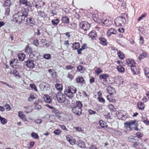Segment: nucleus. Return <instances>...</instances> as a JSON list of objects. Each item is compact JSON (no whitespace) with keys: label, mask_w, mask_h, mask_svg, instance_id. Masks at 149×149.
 I'll use <instances>...</instances> for the list:
<instances>
[{"label":"nucleus","mask_w":149,"mask_h":149,"mask_svg":"<svg viewBox=\"0 0 149 149\" xmlns=\"http://www.w3.org/2000/svg\"><path fill=\"white\" fill-rule=\"evenodd\" d=\"M29 12L27 9L24 8L21 11L16 13L13 16V21L17 23H20L24 20L25 17H27Z\"/></svg>","instance_id":"f257e3e1"},{"label":"nucleus","mask_w":149,"mask_h":149,"mask_svg":"<svg viewBox=\"0 0 149 149\" xmlns=\"http://www.w3.org/2000/svg\"><path fill=\"white\" fill-rule=\"evenodd\" d=\"M83 104L80 101H76L75 104L71 105V109L72 113L76 116H80L82 113L81 108Z\"/></svg>","instance_id":"f03ea898"},{"label":"nucleus","mask_w":149,"mask_h":149,"mask_svg":"<svg viewBox=\"0 0 149 149\" xmlns=\"http://www.w3.org/2000/svg\"><path fill=\"white\" fill-rule=\"evenodd\" d=\"M77 92L76 88L73 86H70L65 89L64 93L69 98L71 99L74 96L73 94Z\"/></svg>","instance_id":"7ed1b4c3"},{"label":"nucleus","mask_w":149,"mask_h":149,"mask_svg":"<svg viewBox=\"0 0 149 149\" xmlns=\"http://www.w3.org/2000/svg\"><path fill=\"white\" fill-rule=\"evenodd\" d=\"M126 21L125 16L118 17L114 20V23L115 25L117 26H122L125 24Z\"/></svg>","instance_id":"20e7f679"},{"label":"nucleus","mask_w":149,"mask_h":149,"mask_svg":"<svg viewBox=\"0 0 149 149\" xmlns=\"http://www.w3.org/2000/svg\"><path fill=\"white\" fill-rule=\"evenodd\" d=\"M54 97L55 99H56L58 102L59 103H63L65 100V96L63 93L59 92L57 93V96Z\"/></svg>","instance_id":"39448f33"},{"label":"nucleus","mask_w":149,"mask_h":149,"mask_svg":"<svg viewBox=\"0 0 149 149\" xmlns=\"http://www.w3.org/2000/svg\"><path fill=\"white\" fill-rule=\"evenodd\" d=\"M79 26L81 29L85 31L89 29L90 27V25L87 21H82L80 23Z\"/></svg>","instance_id":"423d86ee"},{"label":"nucleus","mask_w":149,"mask_h":149,"mask_svg":"<svg viewBox=\"0 0 149 149\" xmlns=\"http://www.w3.org/2000/svg\"><path fill=\"white\" fill-rule=\"evenodd\" d=\"M35 20L33 18L29 17L26 19L25 24L29 25V26L31 27V28L32 29L35 25Z\"/></svg>","instance_id":"0eeeda50"},{"label":"nucleus","mask_w":149,"mask_h":149,"mask_svg":"<svg viewBox=\"0 0 149 149\" xmlns=\"http://www.w3.org/2000/svg\"><path fill=\"white\" fill-rule=\"evenodd\" d=\"M126 62L127 65L131 67V70H132L134 71V69H135V65L136 63L133 59H128L126 60Z\"/></svg>","instance_id":"6e6552de"},{"label":"nucleus","mask_w":149,"mask_h":149,"mask_svg":"<svg viewBox=\"0 0 149 149\" xmlns=\"http://www.w3.org/2000/svg\"><path fill=\"white\" fill-rule=\"evenodd\" d=\"M39 55V53L36 51H33L29 55L30 58L36 60L38 59Z\"/></svg>","instance_id":"1a4fd4ad"},{"label":"nucleus","mask_w":149,"mask_h":149,"mask_svg":"<svg viewBox=\"0 0 149 149\" xmlns=\"http://www.w3.org/2000/svg\"><path fill=\"white\" fill-rule=\"evenodd\" d=\"M26 65L29 68L33 69L35 66L34 61L32 60L28 59L25 62Z\"/></svg>","instance_id":"9d476101"},{"label":"nucleus","mask_w":149,"mask_h":149,"mask_svg":"<svg viewBox=\"0 0 149 149\" xmlns=\"http://www.w3.org/2000/svg\"><path fill=\"white\" fill-rule=\"evenodd\" d=\"M136 122V120H130L129 122H127L125 123V125L126 126L127 128L129 129L130 131H132L133 130V127H131V125H134Z\"/></svg>","instance_id":"9b49d317"},{"label":"nucleus","mask_w":149,"mask_h":149,"mask_svg":"<svg viewBox=\"0 0 149 149\" xmlns=\"http://www.w3.org/2000/svg\"><path fill=\"white\" fill-rule=\"evenodd\" d=\"M94 21L98 24H101L102 22V19L99 18L98 15L97 14H93L91 16Z\"/></svg>","instance_id":"f8f14e48"},{"label":"nucleus","mask_w":149,"mask_h":149,"mask_svg":"<svg viewBox=\"0 0 149 149\" xmlns=\"http://www.w3.org/2000/svg\"><path fill=\"white\" fill-rule=\"evenodd\" d=\"M102 20V22L101 23L103 24L106 26H109L112 24V21L109 18L105 19H103Z\"/></svg>","instance_id":"ddd939ff"},{"label":"nucleus","mask_w":149,"mask_h":149,"mask_svg":"<svg viewBox=\"0 0 149 149\" xmlns=\"http://www.w3.org/2000/svg\"><path fill=\"white\" fill-rule=\"evenodd\" d=\"M107 123L105 122L104 121L102 120H100L99 122V124L101 127L104 129H106L108 128V125H107ZM108 129H111L110 127H108Z\"/></svg>","instance_id":"4468645a"},{"label":"nucleus","mask_w":149,"mask_h":149,"mask_svg":"<svg viewBox=\"0 0 149 149\" xmlns=\"http://www.w3.org/2000/svg\"><path fill=\"white\" fill-rule=\"evenodd\" d=\"M117 31L113 28H111L107 31V36L109 37L111 34H115L117 32Z\"/></svg>","instance_id":"2eb2a0df"},{"label":"nucleus","mask_w":149,"mask_h":149,"mask_svg":"<svg viewBox=\"0 0 149 149\" xmlns=\"http://www.w3.org/2000/svg\"><path fill=\"white\" fill-rule=\"evenodd\" d=\"M18 116L19 117L22 119L24 121H27V120L25 115L22 113V112L21 111H19L18 112Z\"/></svg>","instance_id":"dca6fc26"},{"label":"nucleus","mask_w":149,"mask_h":149,"mask_svg":"<svg viewBox=\"0 0 149 149\" xmlns=\"http://www.w3.org/2000/svg\"><path fill=\"white\" fill-rule=\"evenodd\" d=\"M99 40L101 44L104 46L107 45V42L105 38L103 37H100Z\"/></svg>","instance_id":"f3484780"},{"label":"nucleus","mask_w":149,"mask_h":149,"mask_svg":"<svg viewBox=\"0 0 149 149\" xmlns=\"http://www.w3.org/2000/svg\"><path fill=\"white\" fill-rule=\"evenodd\" d=\"M124 111L123 110H120L119 111H117L116 112V116L118 118H122L124 116L123 114Z\"/></svg>","instance_id":"a211bd4d"},{"label":"nucleus","mask_w":149,"mask_h":149,"mask_svg":"<svg viewBox=\"0 0 149 149\" xmlns=\"http://www.w3.org/2000/svg\"><path fill=\"white\" fill-rule=\"evenodd\" d=\"M141 141V140L134 139L133 141L134 143L133 144V146L136 148L137 147L139 146H142L141 143H140V141Z\"/></svg>","instance_id":"6ab92c4d"},{"label":"nucleus","mask_w":149,"mask_h":149,"mask_svg":"<svg viewBox=\"0 0 149 149\" xmlns=\"http://www.w3.org/2000/svg\"><path fill=\"white\" fill-rule=\"evenodd\" d=\"M107 90V92L111 95H113L115 93L114 89L111 87H108Z\"/></svg>","instance_id":"aec40b11"},{"label":"nucleus","mask_w":149,"mask_h":149,"mask_svg":"<svg viewBox=\"0 0 149 149\" xmlns=\"http://www.w3.org/2000/svg\"><path fill=\"white\" fill-rule=\"evenodd\" d=\"M88 35L92 39H94L97 36L96 32L94 30L92 31L89 33Z\"/></svg>","instance_id":"412c9836"},{"label":"nucleus","mask_w":149,"mask_h":149,"mask_svg":"<svg viewBox=\"0 0 149 149\" xmlns=\"http://www.w3.org/2000/svg\"><path fill=\"white\" fill-rule=\"evenodd\" d=\"M24 51L25 53L29 54L33 51L32 48L28 45L26 46Z\"/></svg>","instance_id":"4be33fe9"},{"label":"nucleus","mask_w":149,"mask_h":149,"mask_svg":"<svg viewBox=\"0 0 149 149\" xmlns=\"http://www.w3.org/2000/svg\"><path fill=\"white\" fill-rule=\"evenodd\" d=\"M109 75L107 74H102L99 76V78L100 79H103L104 81H107V79L109 77Z\"/></svg>","instance_id":"5701e85b"},{"label":"nucleus","mask_w":149,"mask_h":149,"mask_svg":"<svg viewBox=\"0 0 149 149\" xmlns=\"http://www.w3.org/2000/svg\"><path fill=\"white\" fill-rule=\"evenodd\" d=\"M61 21L63 23L68 24L69 23L70 19L66 16L63 17L61 19Z\"/></svg>","instance_id":"b1692460"},{"label":"nucleus","mask_w":149,"mask_h":149,"mask_svg":"<svg viewBox=\"0 0 149 149\" xmlns=\"http://www.w3.org/2000/svg\"><path fill=\"white\" fill-rule=\"evenodd\" d=\"M45 101L47 103H50L51 102V100L50 97L48 95H44L43 97Z\"/></svg>","instance_id":"393cba45"},{"label":"nucleus","mask_w":149,"mask_h":149,"mask_svg":"<svg viewBox=\"0 0 149 149\" xmlns=\"http://www.w3.org/2000/svg\"><path fill=\"white\" fill-rule=\"evenodd\" d=\"M77 143L78 145L81 148H84L86 147L84 142L80 140L77 141Z\"/></svg>","instance_id":"a878e982"},{"label":"nucleus","mask_w":149,"mask_h":149,"mask_svg":"<svg viewBox=\"0 0 149 149\" xmlns=\"http://www.w3.org/2000/svg\"><path fill=\"white\" fill-rule=\"evenodd\" d=\"M76 81L78 83L83 84L84 83V80L83 78L81 77H80L77 78Z\"/></svg>","instance_id":"bb28decb"},{"label":"nucleus","mask_w":149,"mask_h":149,"mask_svg":"<svg viewBox=\"0 0 149 149\" xmlns=\"http://www.w3.org/2000/svg\"><path fill=\"white\" fill-rule=\"evenodd\" d=\"M18 57L19 61H22L24 59L25 55L24 53H21L18 54Z\"/></svg>","instance_id":"cd10ccee"},{"label":"nucleus","mask_w":149,"mask_h":149,"mask_svg":"<svg viewBox=\"0 0 149 149\" xmlns=\"http://www.w3.org/2000/svg\"><path fill=\"white\" fill-rule=\"evenodd\" d=\"M141 121L146 125L149 124V121L148 118L146 117H144L142 116L141 117Z\"/></svg>","instance_id":"c85d7f7f"},{"label":"nucleus","mask_w":149,"mask_h":149,"mask_svg":"<svg viewBox=\"0 0 149 149\" xmlns=\"http://www.w3.org/2000/svg\"><path fill=\"white\" fill-rule=\"evenodd\" d=\"M80 47V44L79 42H74L72 44V48L74 50L77 49Z\"/></svg>","instance_id":"c756f323"},{"label":"nucleus","mask_w":149,"mask_h":149,"mask_svg":"<svg viewBox=\"0 0 149 149\" xmlns=\"http://www.w3.org/2000/svg\"><path fill=\"white\" fill-rule=\"evenodd\" d=\"M139 109L143 110L144 108V105L142 102H139L137 104Z\"/></svg>","instance_id":"7c9ffc66"},{"label":"nucleus","mask_w":149,"mask_h":149,"mask_svg":"<svg viewBox=\"0 0 149 149\" xmlns=\"http://www.w3.org/2000/svg\"><path fill=\"white\" fill-rule=\"evenodd\" d=\"M51 22L53 25L56 26L59 22V20L58 19H53L52 20Z\"/></svg>","instance_id":"2f4dec72"},{"label":"nucleus","mask_w":149,"mask_h":149,"mask_svg":"<svg viewBox=\"0 0 149 149\" xmlns=\"http://www.w3.org/2000/svg\"><path fill=\"white\" fill-rule=\"evenodd\" d=\"M117 55L119 58L121 59H123L124 57V55L123 53L120 51H118Z\"/></svg>","instance_id":"473e14b6"},{"label":"nucleus","mask_w":149,"mask_h":149,"mask_svg":"<svg viewBox=\"0 0 149 149\" xmlns=\"http://www.w3.org/2000/svg\"><path fill=\"white\" fill-rule=\"evenodd\" d=\"M117 69L118 71L121 73H123L124 72L125 68L123 66L119 65L117 67Z\"/></svg>","instance_id":"72a5a7b5"},{"label":"nucleus","mask_w":149,"mask_h":149,"mask_svg":"<svg viewBox=\"0 0 149 149\" xmlns=\"http://www.w3.org/2000/svg\"><path fill=\"white\" fill-rule=\"evenodd\" d=\"M24 108L26 110L25 112L27 113H29L33 111L32 108L30 107H24Z\"/></svg>","instance_id":"f704fd0d"},{"label":"nucleus","mask_w":149,"mask_h":149,"mask_svg":"<svg viewBox=\"0 0 149 149\" xmlns=\"http://www.w3.org/2000/svg\"><path fill=\"white\" fill-rule=\"evenodd\" d=\"M43 57L44 58L46 59L49 60L51 59V56L50 54H44L43 55Z\"/></svg>","instance_id":"c9c22d12"},{"label":"nucleus","mask_w":149,"mask_h":149,"mask_svg":"<svg viewBox=\"0 0 149 149\" xmlns=\"http://www.w3.org/2000/svg\"><path fill=\"white\" fill-rule=\"evenodd\" d=\"M31 136L34 138L36 139H39V136L38 134L35 132H32L31 134Z\"/></svg>","instance_id":"e433bc0d"},{"label":"nucleus","mask_w":149,"mask_h":149,"mask_svg":"<svg viewBox=\"0 0 149 149\" xmlns=\"http://www.w3.org/2000/svg\"><path fill=\"white\" fill-rule=\"evenodd\" d=\"M97 99L99 102L102 103V104H104L105 103V100L102 96H98L97 97Z\"/></svg>","instance_id":"4c0bfd02"},{"label":"nucleus","mask_w":149,"mask_h":149,"mask_svg":"<svg viewBox=\"0 0 149 149\" xmlns=\"http://www.w3.org/2000/svg\"><path fill=\"white\" fill-rule=\"evenodd\" d=\"M38 15L42 17H46V15L45 12L41 10L38 12Z\"/></svg>","instance_id":"58836bf2"},{"label":"nucleus","mask_w":149,"mask_h":149,"mask_svg":"<svg viewBox=\"0 0 149 149\" xmlns=\"http://www.w3.org/2000/svg\"><path fill=\"white\" fill-rule=\"evenodd\" d=\"M135 69H134V71L132 70H131L132 73L134 74H138L139 73V69L136 68L135 65Z\"/></svg>","instance_id":"ea45409f"},{"label":"nucleus","mask_w":149,"mask_h":149,"mask_svg":"<svg viewBox=\"0 0 149 149\" xmlns=\"http://www.w3.org/2000/svg\"><path fill=\"white\" fill-rule=\"evenodd\" d=\"M11 4V2L10 0H6L4 1V5L5 6L9 7Z\"/></svg>","instance_id":"a19ab883"},{"label":"nucleus","mask_w":149,"mask_h":149,"mask_svg":"<svg viewBox=\"0 0 149 149\" xmlns=\"http://www.w3.org/2000/svg\"><path fill=\"white\" fill-rule=\"evenodd\" d=\"M104 117L106 118L109 121H110L112 119V117L111 116L109 113H108L107 115H105Z\"/></svg>","instance_id":"79ce46f5"},{"label":"nucleus","mask_w":149,"mask_h":149,"mask_svg":"<svg viewBox=\"0 0 149 149\" xmlns=\"http://www.w3.org/2000/svg\"><path fill=\"white\" fill-rule=\"evenodd\" d=\"M61 132V131L59 129H56L53 132V133L56 135H59Z\"/></svg>","instance_id":"37998d69"},{"label":"nucleus","mask_w":149,"mask_h":149,"mask_svg":"<svg viewBox=\"0 0 149 149\" xmlns=\"http://www.w3.org/2000/svg\"><path fill=\"white\" fill-rule=\"evenodd\" d=\"M25 5L28 8H31L32 6L33 3L27 1Z\"/></svg>","instance_id":"c03bdc74"},{"label":"nucleus","mask_w":149,"mask_h":149,"mask_svg":"<svg viewBox=\"0 0 149 149\" xmlns=\"http://www.w3.org/2000/svg\"><path fill=\"white\" fill-rule=\"evenodd\" d=\"M52 112L53 113H54L56 116H57V115H58L60 113L59 111L56 109V108H54L53 110L52 111Z\"/></svg>","instance_id":"a18cd8bd"},{"label":"nucleus","mask_w":149,"mask_h":149,"mask_svg":"<svg viewBox=\"0 0 149 149\" xmlns=\"http://www.w3.org/2000/svg\"><path fill=\"white\" fill-rule=\"evenodd\" d=\"M107 100L110 102H116V100L114 99H112L111 97L107 95Z\"/></svg>","instance_id":"49530a36"},{"label":"nucleus","mask_w":149,"mask_h":149,"mask_svg":"<svg viewBox=\"0 0 149 149\" xmlns=\"http://www.w3.org/2000/svg\"><path fill=\"white\" fill-rule=\"evenodd\" d=\"M33 44L36 47L38 46L39 44L38 41L37 39H35L33 40Z\"/></svg>","instance_id":"de8ad7c7"},{"label":"nucleus","mask_w":149,"mask_h":149,"mask_svg":"<svg viewBox=\"0 0 149 149\" xmlns=\"http://www.w3.org/2000/svg\"><path fill=\"white\" fill-rule=\"evenodd\" d=\"M109 107L111 111H114L116 110V109L114 106L112 104H109Z\"/></svg>","instance_id":"09e8293b"},{"label":"nucleus","mask_w":149,"mask_h":149,"mask_svg":"<svg viewBox=\"0 0 149 149\" xmlns=\"http://www.w3.org/2000/svg\"><path fill=\"white\" fill-rule=\"evenodd\" d=\"M10 10L9 7H7L6 8L5 14L7 16H8L9 15Z\"/></svg>","instance_id":"8fccbe9b"},{"label":"nucleus","mask_w":149,"mask_h":149,"mask_svg":"<svg viewBox=\"0 0 149 149\" xmlns=\"http://www.w3.org/2000/svg\"><path fill=\"white\" fill-rule=\"evenodd\" d=\"M77 68L78 70L80 72H81L83 70L84 67L81 65H79L77 66Z\"/></svg>","instance_id":"3c124183"},{"label":"nucleus","mask_w":149,"mask_h":149,"mask_svg":"<svg viewBox=\"0 0 149 149\" xmlns=\"http://www.w3.org/2000/svg\"><path fill=\"white\" fill-rule=\"evenodd\" d=\"M147 56V54L145 53H143L141 54L140 55L139 58L140 59H143L145 57Z\"/></svg>","instance_id":"603ef678"},{"label":"nucleus","mask_w":149,"mask_h":149,"mask_svg":"<svg viewBox=\"0 0 149 149\" xmlns=\"http://www.w3.org/2000/svg\"><path fill=\"white\" fill-rule=\"evenodd\" d=\"M103 71L100 68H97V70L95 71V72L97 74H99L100 73H102Z\"/></svg>","instance_id":"864d4df0"},{"label":"nucleus","mask_w":149,"mask_h":149,"mask_svg":"<svg viewBox=\"0 0 149 149\" xmlns=\"http://www.w3.org/2000/svg\"><path fill=\"white\" fill-rule=\"evenodd\" d=\"M88 112L89 115H91L92 114H95L96 113V112L95 111L89 109L88 110Z\"/></svg>","instance_id":"5fc2aeb1"},{"label":"nucleus","mask_w":149,"mask_h":149,"mask_svg":"<svg viewBox=\"0 0 149 149\" xmlns=\"http://www.w3.org/2000/svg\"><path fill=\"white\" fill-rule=\"evenodd\" d=\"M30 86L32 89H33L35 91H37L38 90L34 84H30Z\"/></svg>","instance_id":"6e6d98bb"},{"label":"nucleus","mask_w":149,"mask_h":149,"mask_svg":"<svg viewBox=\"0 0 149 149\" xmlns=\"http://www.w3.org/2000/svg\"><path fill=\"white\" fill-rule=\"evenodd\" d=\"M0 120L1 123L3 124H5L7 123V120L4 118L2 117Z\"/></svg>","instance_id":"4d7b16f0"},{"label":"nucleus","mask_w":149,"mask_h":149,"mask_svg":"<svg viewBox=\"0 0 149 149\" xmlns=\"http://www.w3.org/2000/svg\"><path fill=\"white\" fill-rule=\"evenodd\" d=\"M136 136L138 138H140L142 137L143 136V134L140 132H137L136 133Z\"/></svg>","instance_id":"13d9d810"},{"label":"nucleus","mask_w":149,"mask_h":149,"mask_svg":"<svg viewBox=\"0 0 149 149\" xmlns=\"http://www.w3.org/2000/svg\"><path fill=\"white\" fill-rule=\"evenodd\" d=\"M139 40V43L141 45H143L144 43V40L143 37L141 36H140Z\"/></svg>","instance_id":"bf43d9fd"},{"label":"nucleus","mask_w":149,"mask_h":149,"mask_svg":"<svg viewBox=\"0 0 149 149\" xmlns=\"http://www.w3.org/2000/svg\"><path fill=\"white\" fill-rule=\"evenodd\" d=\"M36 97L33 95H31L28 98V100L29 101H31L35 99Z\"/></svg>","instance_id":"052dcab7"},{"label":"nucleus","mask_w":149,"mask_h":149,"mask_svg":"<svg viewBox=\"0 0 149 149\" xmlns=\"http://www.w3.org/2000/svg\"><path fill=\"white\" fill-rule=\"evenodd\" d=\"M59 126L61 128L62 130H65V131H67L68 130L66 128L65 126L63 125H59Z\"/></svg>","instance_id":"680f3d73"},{"label":"nucleus","mask_w":149,"mask_h":149,"mask_svg":"<svg viewBox=\"0 0 149 149\" xmlns=\"http://www.w3.org/2000/svg\"><path fill=\"white\" fill-rule=\"evenodd\" d=\"M74 68V67L71 65H68L65 66L66 69L68 70H72Z\"/></svg>","instance_id":"e2e57ef3"},{"label":"nucleus","mask_w":149,"mask_h":149,"mask_svg":"<svg viewBox=\"0 0 149 149\" xmlns=\"http://www.w3.org/2000/svg\"><path fill=\"white\" fill-rule=\"evenodd\" d=\"M27 1V0H19V3L20 4L25 5Z\"/></svg>","instance_id":"0e129e2a"},{"label":"nucleus","mask_w":149,"mask_h":149,"mask_svg":"<svg viewBox=\"0 0 149 149\" xmlns=\"http://www.w3.org/2000/svg\"><path fill=\"white\" fill-rule=\"evenodd\" d=\"M18 61L17 59H14V60H13L12 61H11L10 62V65L14 68V67L13 66L14 65L13 64L15 61Z\"/></svg>","instance_id":"69168bd1"},{"label":"nucleus","mask_w":149,"mask_h":149,"mask_svg":"<svg viewBox=\"0 0 149 149\" xmlns=\"http://www.w3.org/2000/svg\"><path fill=\"white\" fill-rule=\"evenodd\" d=\"M34 108L35 109H37L38 110H39L41 109L42 107L41 105H35Z\"/></svg>","instance_id":"338daca9"},{"label":"nucleus","mask_w":149,"mask_h":149,"mask_svg":"<svg viewBox=\"0 0 149 149\" xmlns=\"http://www.w3.org/2000/svg\"><path fill=\"white\" fill-rule=\"evenodd\" d=\"M35 123L37 124L41 123L42 122V120L40 119H38L34 121Z\"/></svg>","instance_id":"774afa93"}]
</instances>
